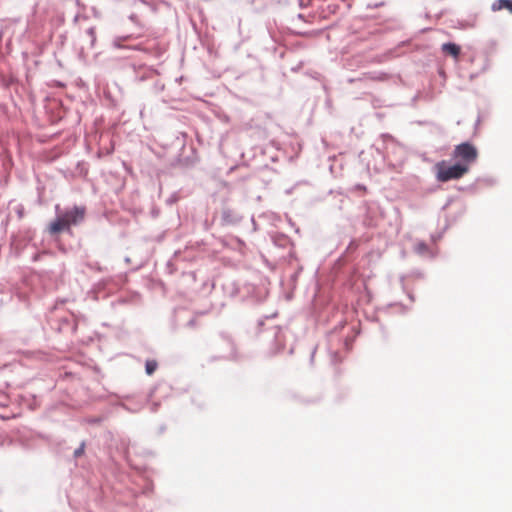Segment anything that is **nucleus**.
Wrapping results in <instances>:
<instances>
[{
    "mask_svg": "<svg viewBox=\"0 0 512 512\" xmlns=\"http://www.w3.org/2000/svg\"><path fill=\"white\" fill-rule=\"evenodd\" d=\"M453 156L461 160L460 164H467L469 167L477 158V150L469 143H462L456 146Z\"/></svg>",
    "mask_w": 512,
    "mask_h": 512,
    "instance_id": "7ed1b4c3",
    "label": "nucleus"
},
{
    "mask_svg": "<svg viewBox=\"0 0 512 512\" xmlns=\"http://www.w3.org/2000/svg\"><path fill=\"white\" fill-rule=\"evenodd\" d=\"M436 177L438 181L446 182L452 179H459L468 172L467 164L456 163L448 166L446 162L441 161L435 165Z\"/></svg>",
    "mask_w": 512,
    "mask_h": 512,
    "instance_id": "f03ea898",
    "label": "nucleus"
},
{
    "mask_svg": "<svg viewBox=\"0 0 512 512\" xmlns=\"http://www.w3.org/2000/svg\"><path fill=\"white\" fill-rule=\"evenodd\" d=\"M508 9L512 12V1L510 0H497L492 5V9L494 11L501 10V9Z\"/></svg>",
    "mask_w": 512,
    "mask_h": 512,
    "instance_id": "39448f33",
    "label": "nucleus"
},
{
    "mask_svg": "<svg viewBox=\"0 0 512 512\" xmlns=\"http://www.w3.org/2000/svg\"><path fill=\"white\" fill-rule=\"evenodd\" d=\"M427 250V245L424 242H419L415 246V251L420 255H425Z\"/></svg>",
    "mask_w": 512,
    "mask_h": 512,
    "instance_id": "423d86ee",
    "label": "nucleus"
},
{
    "mask_svg": "<svg viewBox=\"0 0 512 512\" xmlns=\"http://www.w3.org/2000/svg\"><path fill=\"white\" fill-rule=\"evenodd\" d=\"M157 368V363L155 361H147L145 365V369L147 374L151 375Z\"/></svg>",
    "mask_w": 512,
    "mask_h": 512,
    "instance_id": "0eeeda50",
    "label": "nucleus"
},
{
    "mask_svg": "<svg viewBox=\"0 0 512 512\" xmlns=\"http://www.w3.org/2000/svg\"><path fill=\"white\" fill-rule=\"evenodd\" d=\"M442 50L446 53H449L453 57H458L460 53V48L454 43H445L442 45Z\"/></svg>",
    "mask_w": 512,
    "mask_h": 512,
    "instance_id": "20e7f679",
    "label": "nucleus"
},
{
    "mask_svg": "<svg viewBox=\"0 0 512 512\" xmlns=\"http://www.w3.org/2000/svg\"><path fill=\"white\" fill-rule=\"evenodd\" d=\"M84 452V445L82 444L80 447H78L75 451H74V456L75 457H79L83 454Z\"/></svg>",
    "mask_w": 512,
    "mask_h": 512,
    "instance_id": "6e6552de",
    "label": "nucleus"
},
{
    "mask_svg": "<svg viewBox=\"0 0 512 512\" xmlns=\"http://www.w3.org/2000/svg\"><path fill=\"white\" fill-rule=\"evenodd\" d=\"M84 215V208L75 206L63 214H58L55 221L50 224V231L52 233H57L64 228L69 227L70 225L79 224L81 221H83Z\"/></svg>",
    "mask_w": 512,
    "mask_h": 512,
    "instance_id": "f257e3e1",
    "label": "nucleus"
}]
</instances>
